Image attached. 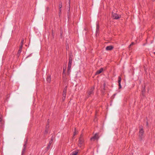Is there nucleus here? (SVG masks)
Here are the masks:
<instances>
[{
  "instance_id": "1",
  "label": "nucleus",
  "mask_w": 155,
  "mask_h": 155,
  "mask_svg": "<svg viewBox=\"0 0 155 155\" xmlns=\"http://www.w3.org/2000/svg\"><path fill=\"white\" fill-rule=\"evenodd\" d=\"M94 87H91L89 90L87 91V98H88L90 97L91 96V95H93L94 94Z\"/></svg>"
},
{
  "instance_id": "2",
  "label": "nucleus",
  "mask_w": 155,
  "mask_h": 155,
  "mask_svg": "<svg viewBox=\"0 0 155 155\" xmlns=\"http://www.w3.org/2000/svg\"><path fill=\"white\" fill-rule=\"evenodd\" d=\"M112 16L113 19H118L121 17V15H119L118 14L115 13L113 12H112Z\"/></svg>"
},
{
  "instance_id": "3",
  "label": "nucleus",
  "mask_w": 155,
  "mask_h": 155,
  "mask_svg": "<svg viewBox=\"0 0 155 155\" xmlns=\"http://www.w3.org/2000/svg\"><path fill=\"white\" fill-rule=\"evenodd\" d=\"M99 138V133H97L92 137L90 138V140L91 141H94L96 140H97Z\"/></svg>"
},
{
  "instance_id": "4",
  "label": "nucleus",
  "mask_w": 155,
  "mask_h": 155,
  "mask_svg": "<svg viewBox=\"0 0 155 155\" xmlns=\"http://www.w3.org/2000/svg\"><path fill=\"white\" fill-rule=\"evenodd\" d=\"M53 137H52L51 138V140L49 141V143L48 144L47 146L46 147V151H47L49 149L52 143L53 142Z\"/></svg>"
},
{
  "instance_id": "5",
  "label": "nucleus",
  "mask_w": 155,
  "mask_h": 155,
  "mask_svg": "<svg viewBox=\"0 0 155 155\" xmlns=\"http://www.w3.org/2000/svg\"><path fill=\"white\" fill-rule=\"evenodd\" d=\"M72 63H71L68 62V67L67 69V74L68 75L70 74L71 68V67Z\"/></svg>"
},
{
  "instance_id": "6",
  "label": "nucleus",
  "mask_w": 155,
  "mask_h": 155,
  "mask_svg": "<svg viewBox=\"0 0 155 155\" xmlns=\"http://www.w3.org/2000/svg\"><path fill=\"white\" fill-rule=\"evenodd\" d=\"M73 55L72 53H70L69 54V62L70 63H72V58Z\"/></svg>"
},
{
  "instance_id": "7",
  "label": "nucleus",
  "mask_w": 155,
  "mask_h": 155,
  "mask_svg": "<svg viewBox=\"0 0 155 155\" xmlns=\"http://www.w3.org/2000/svg\"><path fill=\"white\" fill-rule=\"evenodd\" d=\"M139 134H143L144 131L143 129V127L142 125L140 126H139Z\"/></svg>"
},
{
  "instance_id": "8",
  "label": "nucleus",
  "mask_w": 155,
  "mask_h": 155,
  "mask_svg": "<svg viewBox=\"0 0 155 155\" xmlns=\"http://www.w3.org/2000/svg\"><path fill=\"white\" fill-rule=\"evenodd\" d=\"M114 48L113 46L112 45L108 46L106 48V50L107 51H111Z\"/></svg>"
},
{
  "instance_id": "9",
  "label": "nucleus",
  "mask_w": 155,
  "mask_h": 155,
  "mask_svg": "<svg viewBox=\"0 0 155 155\" xmlns=\"http://www.w3.org/2000/svg\"><path fill=\"white\" fill-rule=\"evenodd\" d=\"M103 71V68H101L99 70H98L95 74V75H97L101 73Z\"/></svg>"
},
{
  "instance_id": "10",
  "label": "nucleus",
  "mask_w": 155,
  "mask_h": 155,
  "mask_svg": "<svg viewBox=\"0 0 155 155\" xmlns=\"http://www.w3.org/2000/svg\"><path fill=\"white\" fill-rule=\"evenodd\" d=\"M105 88H101V91L102 95L103 96L105 94Z\"/></svg>"
},
{
  "instance_id": "11",
  "label": "nucleus",
  "mask_w": 155,
  "mask_h": 155,
  "mask_svg": "<svg viewBox=\"0 0 155 155\" xmlns=\"http://www.w3.org/2000/svg\"><path fill=\"white\" fill-rule=\"evenodd\" d=\"M96 25H97V26H96V33L97 34V32H98V31H99L100 26H99V25L98 23H97V24Z\"/></svg>"
},
{
  "instance_id": "12",
  "label": "nucleus",
  "mask_w": 155,
  "mask_h": 155,
  "mask_svg": "<svg viewBox=\"0 0 155 155\" xmlns=\"http://www.w3.org/2000/svg\"><path fill=\"white\" fill-rule=\"evenodd\" d=\"M84 142V140L83 138H79L78 143H80L81 144H83Z\"/></svg>"
},
{
  "instance_id": "13",
  "label": "nucleus",
  "mask_w": 155,
  "mask_h": 155,
  "mask_svg": "<svg viewBox=\"0 0 155 155\" xmlns=\"http://www.w3.org/2000/svg\"><path fill=\"white\" fill-rule=\"evenodd\" d=\"M62 78L64 81L66 80L67 78H66V74L65 73L62 74Z\"/></svg>"
},
{
  "instance_id": "14",
  "label": "nucleus",
  "mask_w": 155,
  "mask_h": 155,
  "mask_svg": "<svg viewBox=\"0 0 155 155\" xmlns=\"http://www.w3.org/2000/svg\"><path fill=\"white\" fill-rule=\"evenodd\" d=\"M47 81H48V83H50L51 81V76L50 75L49 76H48L47 79H46Z\"/></svg>"
},
{
  "instance_id": "15",
  "label": "nucleus",
  "mask_w": 155,
  "mask_h": 155,
  "mask_svg": "<svg viewBox=\"0 0 155 155\" xmlns=\"http://www.w3.org/2000/svg\"><path fill=\"white\" fill-rule=\"evenodd\" d=\"M28 139L26 138L25 141V144L23 145V147L26 148L27 144L28 143Z\"/></svg>"
},
{
  "instance_id": "16",
  "label": "nucleus",
  "mask_w": 155,
  "mask_h": 155,
  "mask_svg": "<svg viewBox=\"0 0 155 155\" xmlns=\"http://www.w3.org/2000/svg\"><path fill=\"white\" fill-rule=\"evenodd\" d=\"M26 148L23 147L22 150L21 155H24L25 152L26 150Z\"/></svg>"
},
{
  "instance_id": "17",
  "label": "nucleus",
  "mask_w": 155,
  "mask_h": 155,
  "mask_svg": "<svg viewBox=\"0 0 155 155\" xmlns=\"http://www.w3.org/2000/svg\"><path fill=\"white\" fill-rule=\"evenodd\" d=\"M143 134H139V137L140 140H142L143 138Z\"/></svg>"
},
{
  "instance_id": "18",
  "label": "nucleus",
  "mask_w": 155,
  "mask_h": 155,
  "mask_svg": "<svg viewBox=\"0 0 155 155\" xmlns=\"http://www.w3.org/2000/svg\"><path fill=\"white\" fill-rule=\"evenodd\" d=\"M121 78L120 76H119L118 77V84H121Z\"/></svg>"
},
{
  "instance_id": "19",
  "label": "nucleus",
  "mask_w": 155,
  "mask_h": 155,
  "mask_svg": "<svg viewBox=\"0 0 155 155\" xmlns=\"http://www.w3.org/2000/svg\"><path fill=\"white\" fill-rule=\"evenodd\" d=\"M70 1L69 0V7H68L69 8V9L68 10V11L67 12V14L69 15V12L70 10Z\"/></svg>"
},
{
  "instance_id": "20",
  "label": "nucleus",
  "mask_w": 155,
  "mask_h": 155,
  "mask_svg": "<svg viewBox=\"0 0 155 155\" xmlns=\"http://www.w3.org/2000/svg\"><path fill=\"white\" fill-rule=\"evenodd\" d=\"M67 89V86H66L64 88V89H63V93H66Z\"/></svg>"
},
{
  "instance_id": "21",
  "label": "nucleus",
  "mask_w": 155,
  "mask_h": 155,
  "mask_svg": "<svg viewBox=\"0 0 155 155\" xmlns=\"http://www.w3.org/2000/svg\"><path fill=\"white\" fill-rule=\"evenodd\" d=\"M76 128H74V131L73 133V137H74L76 134Z\"/></svg>"
},
{
  "instance_id": "22",
  "label": "nucleus",
  "mask_w": 155,
  "mask_h": 155,
  "mask_svg": "<svg viewBox=\"0 0 155 155\" xmlns=\"http://www.w3.org/2000/svg\"><path fill=\"white\" fill-rule=\"evenodd\" d=\"M0 127H3V123L2 120H0Z\"/></svg>"
},
{
  "instance_id": "23",
  "label": "nucleus",
  "mask_w": 155,
  "mask_h": 155,
  "mask_svg": "<svg viewBox=\"0 0 155 155\" xmlns=\"http://www.w3.org/2000/svg\"><path fill=\"white\" fill-rule=\"evenodd\" d=\"M78 153V152L76 151H74L73 152L72 154L71 155H77Z\"/></svg>"
},
{
  "instance_id": "24",
  "label": "nucleus",
  "mask_w": 155,
  "mask_h": 155,
  "mask_svg": "<svg viewBox=\"0 0 155 155\" xmlns=\"http://www.w3.org/2000/svg\"><path fill=\"white\" fill-rule=\"evenodd\" d=\"M66 67H63L62 74L65 73V71H66Z\"/></svg>"
},
{
  "instance_id": "25",
  "label": "nucleus",
  "mask_w": 155,
  "mask_h": 155,
  "mask_svg": "<svg viewBox=\"0 0 155 155\" xmlns=\"http://www.w3.org/2000/svg\"><path fill=\"white\" fill-rule=\"evenodd\" d=\"M62 2H59V8H62Z\"/></svg>"
},
{
  "instance_id": "26",
  "label": "nucleus",
  "mask_w": 155,
  "mask_h": 155,
  "mask_svg": "<svg viewBox=\"0 0 155 155\" xmlns=\"http://www.w3.org/2000/svg\"><path fill=\"white\" fill-rule=\"evenodd\" d=\"M24 41V39L22 38L21 40V42L20 43V45H23Z\"/></svg>"
},
{
  "instance_id": "27",
  "label": "nucleus",
  "mask_w": 155,
  "mask_h": 155,
  "mask_svg": "<svg viewBox=\"0 0 155 155\" xmlns=\"http://www.w3.org/2000/svg\"><path fill=\"white\" fill-rule=\"evenodd\" d=\"M134 44L135 43L134 42H132L131 43L129 46V48H130L131 46L134 45Z\"/></svg>"
},
{
  "instance_id": "28",
  "label": "nucleus",
  "mask_w": 155,
  "mask_h": 155,
  "mask_svg": "<svg viewBox=\"0 0 155 155\" xmlns=\"http://www.w3.org/2000/svg\"><path fill=\"white\" fill-rule=\"evenodd\" d=\"M66 93H63L62 95L63 97H66Z\"/></svg>"
},
{
  "instance_id": "29",
  "label": "nucleus",
  "mask_w": 155,
  "mask_h": 155,
  "mask_svg": "<svg viewBox=\"0 0 155 155\" xmlns=\"http://www.w3.org/2000/svg\"><path fill=\"white\" fill-rule=\"evenodd\" d=\"M82 144H81L80 143H78V146L79 147H82Z\"/></svg>"
},
{
  "instance_id": "30",
  "label": "nucleus",
  "mask_w": 155,
  "mask_h": 155,
  "mask_svg": "<svg viewBox=\"0 0 155 155\" xmlns=\"http://www.w3.org/2000/svg\"><path fill=\"white\" fill-rule=\"evenodd\" d=\"M119 85V89H120L121 88V84H118Z\"/></svg>"
},
{
  "instance_id": "31",
  "label": "nucleus",
  "mask_w": 155,
  "mask_h": 155,
  "mask_svg": "<svg viewBox=\"0 0 155 155\" xmlns=\"http://www.w3.org/2000/svg\"><path fill=\"white\" fill-rule=\"evenodd\" d=\"M145 89H142L141 93H145Z\"/></svg>"
},
{
  "instance_id": "32",
  "label": "nucleus",
  "mask_w": 155,
  "mask_h": 155,
  "mask_svg": "<svg viewBox=\"0 0 155 155\" xmlns=\"http://www.w3.org/2000/svg\"><path fill=\"white\" fill-rule=\"evenodd\" d=\"M49 119H48V121H47V126H48V127H49Z\"/></svg>"
},
{
  "instance_id": "33",
  "label": "nucleus",
  "mask_w": 155,
  "mask_h": 155,
  "mask_svg": "<svg viewBox=\"0 0 155 155\" xmlns=\"http://www.w3.org/2000/svg\"><path fill=\"white\" fill-rule=\"evenodd\" d=\"M21 50H22L19 49L18 51V53L20 54V53L21 52Z\"/></svg>"
},
{
  "instance_id": "34",
  "label": "nucleus",
  "mask_w": 155,
  "mask_h": 155,
  "mask_svg": "<svg viewBox=\"0 0 155 155\" xmlns=\"http://www.w3.org/2000/svg\"><path fill=\"white\" fill-rule=\"evenodd\" d=\"M2 114H0V120H2Z\"/></svg>"
},
{
  "instance_id": "35",
  "label": "nucleus",
  "mask_w": 155,
  "mask_h": 155,
  "mask_svg": "<svg viewBox=\"0 0 155 155\" xmlns=\"http://www.w3.org/2000/svg\"><path fill=\"white\" fill-rule=\"evenodd\" d=\"M23 47V45H20L19 47V49L22 50Z\"/></svg>"
},
{
  "instance_id": "36",
  "label": "nucleus",
  "mask_w": 155,
  "mask_h": 155,
  "mask_svg": "<svg viewBox=\"0 0 155 155\" xmlns=\"http://www.w3.org/2000/svg\"><path fill=\"white\" fill-rule=\"evenodd\" d=\"M145 87H146L145 85H144V86L143 85L142 89H145Z\"/></svg>"
},
{
  "instance_id": "37",
  "label": "nucleus",
  "mask_w": 155,
  "mask_h": 155,
  "mask_svg": "<svg viewBox=\"0 0 155 155\" xmlns=\"http://www.w3.org/2000/svg\"><path fill=\"white\" fill-rule=\"evenodd\" d=\"M103 88H105V86H106V83H104L103 84Z\"/></svg>"
},
{
  "instance_id": "38",
  "label": "nucleus",
  "mask_w": 155,
  "mask_h": 155,
  "mask_svg": "<svg viewBox=\"0 0 155 155\" xmlns=\"http://www.w3.org/2000/svg\"><path fill=\"white\" fill-rule=\"evenodd\" d=\"M146 126L147 127H148V120L146 122Z\"/></svg>"
},
{
  "instance_id": "39",
  "label": "nucleus",
  "mask_w": 155,
  "mask_h": 155,
  "mask_svg": "<svg viewBox=\"0 0 155 155\" xmlns=\"http://www.w3.org/2000/svg\"><path fill=\"white\" fill-rule=\"evenodd\" d=\"M142 93V96H143V97H144L145 96V93Z\"/></svg>"
},
{
  "instance_id": "40",
  "label": "nucleus",
  "mask_w": 155,
  "mask_h": 155,
  "mask_svg": "<svg viewBox=\"0 0 155 155\" xmlns=\"http://www.w3.org/2000/svg\"><path fill=\"white\" fill-rule=\"evenodd\" d=\"M61 15V12H59V13H58V16L59 17H60Z\"/></svg>"
},
{
  "instance_id": "41",
  "label": "nucleus",
  "mask_w": 155,
  "mask_h": 155,
  "mask_svg": "<svg viewBox=\"0 0 155 155\" xmlns=\"http://www.w3.org/2000/svg\"><path fill=\"white\" fill-rule=\"evenodd\" d=\"M83 136V135L82 134H81L80 135L79 138H83V137H82Z\"/></svg>"
},
{
  "instance_id": "42",
  "label": "nucleus",
  "mask_w": 155,
  "mask_h": 155,
  "mask_svg": "<svg viewBox=\"0 0 155 155\" xmlns=\"http://www.w3.org/2000/svg\"><path fill=\"white\" fill-rule=\"evenodd\" d=\"M20 53H18L17 54V56L18 57L20 56Z\"/></svg>"
},
{
  "instance_id": "43",
  "label": "nucleus",
  "mask_w": 155,
  "mask_h": 155,
  "mask_svg": "<svg viewBox=\"0 0 155 155\" xmlns=\"http://www.w3.org/2000/svg\"><path fill=\"white\" fill-rule=\"evenodd\" d=\"M45 134H47L48 133V131L46 129V130H45Z\"/></svg>"
},
{
  "instance_id": "44",
  "label": "nucleus",
  "mask_w": 155,
  "mask_h": 155,
  "mask_svg": "<svg viewBox=\"0 0 155 155\" xmlns=\"http://www.w3.org/2000/svg\"><path fill=\"white\" fill-rule=\"evenodd\" d=\"M65 98L66 97H63L62 100H63V101H64L65 100Z\"/></svg>"
},
{
  "instance_id": "45",
  "label": "nucleus",
  "mask_w": 155,
  "mask_h": 155,
  "mask_svg": "<svg viewBox=\"0 0 155 155\" xmlns=\"http://www.w3.org/2000/svg\"><path fill=\"white\" fill-rule=\"evenodd\" d=\"M61 8H59V12H61Z\"/></svg>"
},
{
  "instance_id": "46",
  "label": "nucleus",
  "mask_w": 155,
  "mask_h": 155,
  "mask_svg": "<svg viewBox=\"0 0 155 155\" xmlns=\"http://www.w3.org/2000/svg\"><path fill=\"white\" fill-rule=\"evenodd\" d=\"M68 18L69 19V15L67 14Z\"/></svg>"
},
{
  "instance_id": "47",
  "label": "nucleus",
  "mask_w": 155,
  "mask_h": 155,
  "mask_svg": "<svg viewBox=\"0 0 155 155\" xmlns=\"http://www.w3.org/2000/svg\"><path fill=\"white\" fill-rule=\"evenodd\" d=\"M60 36H61V38L62 37V33H61Z\"/></svg>"
},
{
  "instance_id": "48",
  "label": "nucleus",
  "mask_w": 155,
  "mask_h": 155,
  "mask_svg": "<svg viewBox=\"0 0 155 155\" xmlns=\"http://www.w3.org/2000/svg\"><path fill=\"white\" fill-rule=\"evenodd\" d=\"M52 36H54L53 33V30H52Z\"/></svg>"
},
{
  "instance_id": "49",
  "label": "nucleus",
  "mask_w": 155,
  "mask_h": 155,
  "mask_svg": "<svg viewBox=\"0 0 155 155\" xmlns=\"http://www.w3.org/2000/svg\"><path fill=\"white\" fill-rule=\"evenodd\" d=\"M153 54L155 55V52H153Z\"/></svg>"
},
{
  "instance_id": "50",
  "label": "nucleus",
  "mask_w": 155,
  "mask_h": 155,
  "mask_svg": "<svg viewBox=\"0 0 155 155\" xmlns=\"http://www.w3.org/2000/svg\"><path fill=\"white\" fill-rule=\"evenodd\" d=\"M146 119H147V117H146Z\"/></svg>"
},
{
  "instance_id": "51",
  "label": "nucleus",
  "mask_w": 155,
  "mask_h": 155,
  "mask_svg": "<svg viewBox=\"0 0 155 155\" xmlns=\"http://www.w3.org/2000/svg\"><path fill=\"white\" fill-rule=\"evenodd\" d=\"M66 49L67 50V49H68V48H66Z\"/></svg>"
},
{
  "instance_id": "52",
  "label": "nucleus",
  "mask_w": 155,
  "mask_h": 155,
  "mask_svg": "<svg viewBox=\"0 0 155 155\" xmlns=\"http://www.w3.org/2000/svg\"><path fill=\"white\" fill-rule=\"evenodd\" d=\"M66 49L67 50V49H68V48H66Z\"/></svg>"
}]
</instances>
